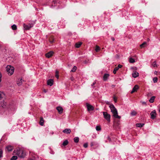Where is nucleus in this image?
Masks as SVG:
<instances>
[{
    "label": "nucleus",
    "mask_w": 160,
    "mask_h": 160,
    "mask_svg": "<svg viewBox=\"0 0 160 160\" xmlns=\"http://www.w3.org/2000/svg\"><path fill=\"white\" fill-rule=\"evenodd\" d=\"M138 86L137 85H135L132 88V90L131 92V93H132L133 92H136L137 91V90L138 89Z\"/></svg>",
    "instance_id": "nucleus-8"
},
{
    "label": "nucleus",
    "mask_w": 160,
    "mask_h": 160,
    "mask_svg": "<svg viewBox=\"0 0 160 160\" xmlns=\"http://www.w3.org/2000/svg\"><path fill=\"white\" fill-rule=\"evenodd\" d=\"M4 96L3 93L0 92V100L4 97Z\"/></svg>",
    "instance_id": "nucleus-29"
},
{
    "label": "nucleus",
    "mask_w": 160,
    "mask_h": 160,
    "mask_svg": "<svg viewBox=\"0 0 160 160\" xmlns=\"http://www.w3.org/2000/svg\"><path fill=\"white\" fill-rule=\"evenodd\" d=\"M155 98V96H152L151 97L150 99L149 100V102L150 103H153L154 102Z\"/></svg>",
    "instance_id": "nucleus-20"
},
{
    "label": "nucleus",
    "mask_w": 160,
    "mask_h": 160,
    "mask_svg": "<svg viewBox=\"0 0 160 160\" xmlns=\"http://www.w3.org/2000/svg\"><path fill=\"white\" fill-rule=\"evenodd\" d=\"M147 45V42H144L142 44L140 45V47L142 48L145 47Z\"/></svg>",
    "instance_id": "nucleus-19"
},
{
    "label": "nucleus",
    "mask_w": 160,
    "mask_h": 160,
    "mask_svg": "<svg viewBox=\"0 0 160 160\" xmlns=\"http://www.w3.org/2000/svg\"><path fill=\"white\" fill-rule=\"evenodd\" d=\"M103 114L104 118L108 122H110V115L107 112H103Z\"/></svg>",
    "instance_id": "nucleus-4"
},
{
    "label": "nucleus",
    "mask_w": 160,
    "mask_h": 160,
    "mask_svg": "<svg viewBox=\"0 0 160 160\" xmlns=\"http://www.w3.org/2000/svg\"><path fill=\"white\" fill-rule=\"evenodd\" d=\"M150 115L151 116V118L152 119H154L156 118L157 115L156 111L154 110L152 111L150 113Z\"/></svg>",
    "instance_id": "nucleus-6"
},
{
    "label": "nucleus",
    "mask_w": 160,
    "mask_h": 160,
    "mask_svg": "<svg viewBox=\"0 0 160 160\" xmlns=\"http://www.w3.org/2000/svg\"><path fill=\"white\" fill-rule=\"evenodd\" d=\"M111 39L113 41H114V40H115V39L114 38H113V37H112L111 38Z\"/></svg>",
    "instance_id": "nucleus-47"
},
{
    "label": "nucleus",
    "mask_w": 160,
    "mask_h": 160,
    "mask_svg": "<svg viewBox=\"0 0 160 160\" xmlns=\"http://www.w3.org/2000/svg\"><path fill=\"white\" fill-rule=\"evenodd\" d=\"M53 83V80L50 79L48 80L47 81V84L50 86H52Z\"/></svg>",
    "instance_id": "nucleus-12"
},
{
    "label": "nucleus",
    "mask_w": 160,
    "mask_h": 160,
    "mask_svg": "<svg viewBox=\"0 0 160 160\" xmlns=\"http://www.w3.org/2000/svg\"><path fill=\"white\" fill-rule=\"evenodd\" d=\"M113 99L115 102H116L117 101V99L115 97H113Z\"/></svg>",
    "instance_id": "nucleus-44"
},
{
    "label": "nucleus",
    "mask_w": 160,
    "mask_h": 160,
    "mask_svg": "<svg viewBox=\"0 0 160 160\" xmlns=\"http://www.w3.org/2000/svg\"><path fill=\"white\" fill-rule=\"evenodd\" d=\"M62 132L67 134H70L71 132V131L70 129L67 128L63 130Z\"/></svg>",
    "instance_id": "nucleus-11"
},
{
    "label": "nucleus",
    "mask_w": 160,
    "mask_h": 160,
    "mask_svg": "<svg viewBox=\"0 0 160 160\" xmlns=\"http://www.w3.org/2000/svg\"><path fill=\"white\" fill-rule=\"evenodd\" d=\"M106 103L107 104H110V102L108 101H107L106 102Z\"/></svg>",
    "instance_id": "nucleus-46"
},
{
    "label": "nucleus",
    "mask_w": 160,
    "mask_h": 160,
    "mask_svg": "<svg viewBox=\"0 0 160 160\" xmlns=\"http://www.w3.org/2000/svg\"><path fill=\"white\" fill-rule=\"evenodd\" d=\"M23 25L24 29L26 30H29L33 26V25L32 24H29L27 25H26L25 24H24Z\"/></svg>",
    "instance_id": "nucleus-5"
},
{
    "label": "nucleus",
    "mask_w": 160,
    "mask_h": 160,
    "mask_svg": "<svg viewBox=\"0 0 160 160\" xmlns=\"http://www.w3.org/2000/svg\"><path fill=\"white\" fill-rule=\"evenodd\" d=\"M153 80L154 83H156L157 82L158 78L157 77H154L153 78Z\"/></svg>",
    "instance_id": "nucleus-35"
},
{
    "label": "nucleus",
    "mask_w": 160,
    "mask_h": 160,
    "mask_svg": "<svg viewBox=\"0 0 160 160\" xmlns=\"http://www.w3.org/2000/svg\"><path fill=\"white\" fill-rule=\"evenodd\" d=\"M158 72L156 71H155L154 72V73L156 74Z\"/></svg>",
    "instance_id": "nucleus-49"
},
{
    "label": "nucleus",
    "mask_w": 160,
    "mask_h": 160,
    "mask_svg": "<svg viewBox=\"0 0 160 160\" xmlns=\"http://www.w3.org/2000/svg\"><path fill=\"white\" fill-rule=\"evenodd\" d=\"M23 81L22 79H18L17 81V84L18 86H21L22 85V82Z\"/></svg>",
    "instance_id": "nucleus-15"
},
{
    "label": "nucleus",
    "mask_w": 160,
    "mask_h": 160,
    "mask_svg": "<svg viewBox=\"0 0 160 160\" xmlns=\"http://www.w3.org/2000/svg\"><path fill=\"white\" fill-rule=\"evenodd\" d=\"M83 147L85 148H87L88 147V143H85L84 144H83Z\"/></svg>",
    "instance_id": "nucleus-39"
},
{
    "label": "nucleus",
    "mask_w": 160,
    "mask_h": 160,
    "mask_svg": "<svg viewBox=\"0 0 160 160\" xmlns=\"http://www.w3.org/2000/svg\"><path fill=\"white\" fill-rule=\"evenodd\" d=\"M77 69V67L76 66H74L73 67L72 69L71 70V72H75L76 71Z\"/></svg>",
    "instance_id": "nucleus-28"
},
{
    "label": "nucleus",
    "mask_w": 160,
    "mask_h": 160,
    "mask_svg": "<svg viewBox=\"0 0 160 160\" xmlns=\"http://www.w3.org/2000/svg\"><path fill=\"white\" fill-rule=\"evenodd\" d=\"M129 61L130 62L133 63L135 62V60L134 59L131 58H130Z\"/></svg>",
    "instance_id": "nucleus-27"
},
{
    "label": "nucleus",
    "mask_w": 160,
    "mask_h": 160,
    "mask_svg": "<svg viewBox=\"0 0 160 160\" xmlns=\"http://www.w3.org/2000/svg\"><path fill=\"white\" fill-rule=\"evenodd\" d=\"M152 65L153 66V67H157L158 65L156 64V61H154L152 64Z\"/></svg>",
    "instance_id": "nucleus-26"
},
{
    "label": "nucleus",
    "mask_w": 160,
    "mask_h": 160,
    "mask_svg": "<svg viewBox=\"0 0 160 160\" xmlns=\"http://www.w3.org/2000/svg\"><path fill=\"white\" fill-rule=\"evenodd\" d=\"M137 112L134 110H133L130 113V115L131 116H134L137 115Z\"/></svg>",
    "instance_id": "nucleus-18"
},
{
    "label": "nucleus",
    "mask_w": 160,
    "mask_h": 160,
    "mask_svg": "<svg viewBox=\"0 0 160 160\" xmlns=\"http://www.w3.org/2000/svg\"><path fill=\"white\" fill-rule=\"evenodd\" d=\"M97 143L95 142H91L90 143V145L91 147H92L94 145H97Z\"/></svg>",
    "instance_id": "nucleus-31"
},
{
    "label": "nucleus",
    "mask_w": 160,
    "mask_h": 160,
    "mask_svg": "<svg viewBox=\"0 0 160 160\" xmlns=\"http://www.w3.org/2000/svg\"><path fill=\"white\" fill-rule=\"evenodd\" d=\"M44 91L45 92H47V91H46V90L45 89H44Z\"/></svg>",
    "instance_id": "nucleus-51"
},
{
    "label": "nucleus",
    "mask_w": 160,
    "mask_h": 160,
    "mask_svg": "<svg viewBox=\"0 0 160 160\" xmlns=\"http://www.w3.org/2000/svg\"><path fill=\"white\" fill-rule=\"evenodd\" d=\"M18 157L17 156H13L11 158V160H16L17 159Z\"/></svg>",
    "instance_id": "nucleus-30"
},
{
    "label": "nucleus",
    "mask_w": 160,
    "mask_h": 160,
    "mask_svg": "<svg viewBox=\"0 0 160 160\" xmlns=\"http://www.w3.org/2000/svg\"><path fill=\"white\" fill-rule=\"evenodd\" d=\"M53 54L52 51H50L45 54L46 57L47 58H49L52 57Z\"/></svg>",
    "instance_id": "nucleus-10"
},
{
    "label": "nucleus",
    "mask_w": 160,
    "mask_h": 160,
    "mask_svg": "<svg viewBox=\"0 0 160 160\" xmlns=\"http://www.w3.org/2000/svg\"><path fill=\"white\" fill-rule=\"evenodd\" d=\"M6 70L8 72V75L11 76L13 74L14 70V68L13 67L8 65L6 68Z\"/></svg>",
    "instance_id": "nucleus-2"
},
{
    "label": "nucleus",
    "mask_w": 160,
    "mask_h": 160,
    "mask_svg": "<svg viewBox=\"0 0 160 160\" xmlns=\"http://www.w3.org/2000/svg\"><path fill=\"white\" fill-rule=\"evenodd\" d=\"M49 42L51 43H52L54 42L53 39H52V40H51L50 39H49Z\"/></svg>",
    "instance_id": "nucleus-41"
},
{
    "label": "nucleus",
    "mask_w": 160,
    "mask_h": 160,
    "mask_svg": "<svg viewBox=\"0 0 160 160\" xmlns=\"http://www.w3.org/2000/svg\"><path fill=\"white\" fill-rule=\"evenodd\" d=\"M71 81H73V80H74V78L73 77H71Z\"/></svg>",
    "instance_id": "nucleus-45"
},
{
    "label": "nucleus",
    "mask_w": 160,
    "mask_h": 160,
    "mask_svg": "<svg viewBox=\"0 0 160 160\" xmlns=\"http://www.w3.org/2000/svg\"><path fill=\"white\" fill-rule=\"evenodd\" d=\"M144 125V124L141 123H137L136 125L137 127L140 128L142 127Z\"/></svg>",
    "instance_id": "nucleus-23"
},
{
    "label": "nucleus",
    "mask_w": 160,
    "mask_h": 160,
    "mask_svg": "<svg viewBox=\"0 0 160 160\" xmlns=\"http://www.w3.org/2000/svg\"><path fill=\"white\" fill-rule=\"evenodd\" d=\"M79 138L78 137H75L74 138V141L75 143H78V142Z\"/></svg>",
    "instance_id": "nucleus-24"
},
{
    "label": "nucleus",
    "mask_w": 160,
    "mask_h": 160,
    "mask_svg": "<svg viewBox=\"0 0 160 160\" xmlns=\"http://www.w3.org/2000/svg\"><path fill=\"white\" fill-rule=\"evenodd\" d=\"M41 126H43L44 124V120L42 118H41L39 122Z\"/></svg>",
    "instance_id": "nucleus-21"
},
{
    "label": "nucleus",
    "mask_w": 160,
    "mask_h": 160,
    "mask_svg": "<svg viewBox=\"0 0 160 160\" xmlns=\"http://www.w3.org/2000/svg\"><path fill=\"white\" fill-rule=\"evenodd\" d=\"M58 73L59 72L58 71H56L55 72V76L58 79L59 78Z\"/></svg>",
    "instance_id": "nucleus-32"
},
{
    "label": "nucleus",
    "mask_w": 160,
    "mask_h": 160,
    "mask_svg": "<svg viewBox=\"0 0 160 160\" xmlns=\"http://www.w3.org/2000/svg\"><path fill=\"white\" fill-rule=\"evenodd\" d=\"M148 41L149 40V38H148Z\"/></svg>",
    "instance_id": "nucleus-53"
},
{
    "label": "nucleus",
    "mask_w": 160,
    "mask_h": 160,
    "mask_svg": "<svg viewBox=\"0 0 160 160\" xmlns=\"http://www.w3.org/2000/svg\"><path fill=\"white\" fill-rule=\"evenodd\" d=\"M115 85H112V86H111V87L112 88H113L114 87H115Z\"/></svg>",
    "instance_id": "nucleus-48"
},
{
    "label": "nucleus",
    "mask_w": 160,
    "mask_h": 160,
    "mask_svg": "<svg viewBox=\"0 0 160 160\" xmlns=\"http://www.w3.org/2000/svg\"><path fill=\"white\" fill-rule=\"evenodd\" d=\"M3 157V151L2 149H0V158Z\"/></svg>",
    "instance_id": "nucleus-34"
},
{
    "label": "nucleus",
    "mask_w": 160,
    "mask_h": 160,
    "mask_svg": "<svg viewBox=\"0 0 160 160\" xmlns=\"http://www.w3.org/2000/svg\"><path fill=\"white\" fill-rule=\"evenodd\" d=\"M139 76V73L137 72H135L132 74V77L134 78H136Z\"/></svg>",
    "instance_id": "nucleus-16"
},
{
    "label": "nucleus",
    "mask_w": 160,
    "mask_h": 160,
    "mask_svg": "<svg viewBox=\"0 0 160 160\" xmlns=\"http://www.w3.org/2000/svg\"><path fill=\"white\" fill-rule=\"evenodd\" d=\"M57 109L58 112L59 113L61 114L62 113L63 109L62 107H58L57 108Z\"/></svg>",
    "instance_id": "nucleus-13"
},
{
    "label": "nucleus",
    "mask_w": 160,
    "mask_h": 160,
    "mask_svg": "<svg viewBox=\"0 0 160 160\" xmlns=\"http://www.w3.org/2000/svg\"><path fill=\"white\" fill-rule=\"evenodd\" d=\"M142 104H146V103L145 102H142Z\"/></svg>",
    "instance_id": "nucleus-50"
},
{
    "label": "nucleus",
    "mask_w": 160,
    "mask_h": 160,
    "mask_svg": "<svg viewBox=\"0 0 160 160\" xmlns=\"http://www.w3.org/2000/svg\"><path fill=\"white\" fill-rule=\"evenodd\" d=\"M1 104L2 107L3 108H5L6 106V102H3V103H1Z\"/></svg>",
    "instance_id": "nucleus-38"
},
{
    "label": "nucleus",
    "mask_w": 160,
    "mask_h": 160,
    "mask_svg": "<svg viewBox=\"0 0 160 160\" xmlns=\"http://www.w3.org/2000/svg\"><path fill=\"white\" fill-rule=\"evenodd\" d=\"M28 160H34L33 159H29Z\"/></svg>",
    "instance_id": "nucleus-52"
},
{
    "label": "nucleus",
    "mask_w": 160,
    "mask_h": 160,
    "mask_svg": "<svg viewBox=\"0 0 160 160\" xmlns=\"http://www.w3.org/2000/svg\"><path fill=\"white\" fill-rule=\"evenodd\" d=\"M118 70V68H116V67H115L114 69V70L113 71V73L115 74H116V72H117V71Z\"/></svg>",
    "instance_id": "nucleus-36"
},
{
    "label": "nucleus",
    "mask_w": 160,
    "mask_h": 160,
    "mask_svg": "<svg viewBox=\"0 0 160 160\" xmlns=\"http://www.w3.org/2000/svg\"><path fill=\"white\" fill-rule=\"evenodd\" d=\"M14 153L15 154L17 155L18 157L21 158H24L23 151L22 150L20 149H17L16 150H14Z\"/></svg>",
    "instance_id": "nucleus-3"
},
{
    "label": "nucleus",
    "mask_w": 160,
    "mask_h": 160,
    "mask_svg": "<svg viewBox=\"0 0 160 160\" xmlns=\"http://www.w3.org/2000/svg\"><path fill=\"white\" fill-rule=\"evenodd\" d=\"M68 143V140H66L64 141L62 143V145L63 146H66L67 145Z\"/></svg>",
    "instance_id": "nucleus-22"
},
{
    "label": "nucleus",
    "mask_w": 160,
    "mask_h": 160,
    "mask_svg": "<svg viewBox=\"0 0 160 160\" xmlns=\"http://www.w3.org/2000/svg\"><path fill=\"white\" fill-rule=\"evenodd\" d=\"M100 50V48L99 47L97 46L95 49V51L96 52H98Z\"/></svg>",
    "instance_id": "nucleus-37"
},
{
    "label": "nucleus",
    "mask_w": 160,
    "mask_h": 160,
    "mask_svg": "<svg viewBox=\"0 0 160 160\" xmlns=\"http://www.w3.org/2000/svg\"><path fill=\"white\" fill-rule=\"evenodd\" d=\"M122 67V65H120V64H119L118 67H116V68H118V69H119V68H121Z\"/></svg>",
    "instance_id": "nucleus-40"
},
{
    "label": "nucleus",
    "mask_w": 160,
    "mask_h": 160,
    "mask_svg": "<svg viewBox=\"0 0 160 160\" xmlns=\"http://www.w3.org/2000/svg\"><path fill=\"white\" fill-rule=\"evenodd\" d=\"M13 149V147L11 145H8L6 147V150H7L8 152L12 151Z\"/></svg>",
    "instance_id": "nucleus-9"
},
{
    "label": "nucleus",
    "mask_w": 160,
    "mask_h": 160,
    "mask_svg": "<svg viewBox=\"0 0 160 160\" xmlns=\"http://www.w3.org/2000/svg\"><path fill=\"white\" fill-rule=\"evenodd\" d=\"M12 29L13 30H16L17 29V26L15 24H13L11 26Z\"/></svg>",
    "instance_id": "nucleus-25"
},
{
    "label": "nucleus",
    "mask_w": 160,
    "mask_h": 160,
    "mask_svg": "<svg viewBox=\"0 0 160 160\" xmlns=\"http://www.w3.org/2000/svg\"><path fill=\"white\" fill-rule=\"evenodd\" d=\"M82 44V43L81 42H78L76 43L75 44V47L76 48H79L80 47L81 45Z\"/></svg>",
    "instance_id": "nucleus-17"
},
{
    "label": "nucleus",
    "mask_w": 160,
    "mask_h": 160,
    "mask_svg": "<svg viewBox=\"0 0 160 160\" xmlns=\"http://www.w3.org/2000/svg\"><path fill=\"white\" fill-rule=\"evenodd\" d=\"M109 108L113 114V116L115 118L120 119L121 118V117L118 115L117 110L114 106L113 104H110Z\"/></svg>",
    "instance_id": "nucleus-1"
},
{
    "label": "nucleus",
    "mask_w": 160,
    "mask_h": 160,
    "mask_svg": "<svg viewBox=\"0 0 160 160\" xmlns=\"http://www.w3.org/2000/svg\"><path fill=\"white\" fill-rule=\"evenodd\" d=\"M101 128L100 126H97L96 127V130L97 131H100L101 130Z\"/></svg>",
    "instance_id": "nucleus-33"
},
{
    "label": "nucleus",
    "mask_w": 160,
    "mask_h": 160,
    "mask_svg": "<svg viewBox=\"0 0 160 160\" xmlns=\"http://www.w3.org/2000/svg\"><path fill=\"white\" fill-rule=\"evenodd\" d=\"M109 76V75L108 74H105L103 77V79L104 81H106L108 77Z\"/></svg>",
    "instance_id": "nucleus-14"
},
{
    "label": "nucleus",
    "mask_w": 160,
    "mask_h": 160,
    "mask_svg": "<svg viewBox=\"0 0 160 160\" xmlns=\"http://www.w3.org/2000/svg\"><path fill=\"white\" fill-rule=\"evenodd\" d=\"M88 110V111H92L94 110V107L88 103L86 104Z\"/></svg>",
    "instance_id": "nucleus-7"
},
{
    "label": "nucleus",
    "mask_w": 160,
    "mask_h": 160,
    "mask_svg": "<svg viewBox=\"0 0 160 160\" xmlns=\"http://www.w3.org/2000/svg\"><path fill=\"white\" fill-rule=\"evenodd\" d=\"M2 77V75L1 72H0V82H1L2 80H1V78Z\"/></svg>",
    "instance_id": "nucleus-42"
},
{
    "label": "nucleus",
    "mask_w": 160,
    "mask_h": 160,
    "mask_svg": "<svg viewBox=\"0 0 160 160\" xmlns=\"http://www.w3.org/2000/svg\"><path fill=\"white\" fill-rule=\"evenodd\" d=\"M96 83V82H94L91 85L92 87H94V85Z\"/></svg>",
    "instance_id": "nucleus-43"
}]
</instances>
